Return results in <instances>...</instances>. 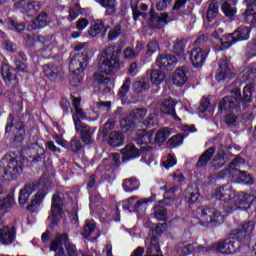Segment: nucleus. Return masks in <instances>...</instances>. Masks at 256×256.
Returning <instances> with one entry per match:
<instances>
[{
	"label": "nucleus",
	"instance_id": "ea45409f",
	"mask_svg": "<svg viewBox=\"0 0 256 256\" xmlns=\"http://www.w3.org/2000/svg\"><path fill=\"white\" fill-rule=\"evenodd\" d=\"M165 79V73L161 70H152L150 74V81L151 83H154L155 85H159L160 83H163Z\"/></svg>",
	"mask_w": 256,
	"mask_h": 256
},
{
	"label": "nucleus",
	"instance_id": "13d9d810",
	"mask_svg": "<svg viewBox=\"0 0 256 256\" xmlns=\"http://www.w3.org/2000/svg\"><path fill=\"white\" fill-rule=\"evenodd\" d=\"M131 87V78H126L123 85L121 86L118 95L121 99L129 93V88Z\"/></svg>",
	"mask_w": 256,
	"mask_h": 256
},
{
	"label": "nucleus",
	"instance_id": "a878e982",
	"mask_svg": "<svg viewBox=\"0 0 256 256\" xmlns=\"http://www.w3.org/2000/svg\"><path fill=\"white\" fill-rule=\"evenodd\" d=\"M160 111L166 115H171L174 121H181V118H179L175 112V101H173V99L164 100L160 105Z\"/></svg>",
	"mask_w": 256,
	"mask_h": 256
},
{
	"label": "nucleus",
	"instance_id": "e433bc0d",
	"mask_svg": "<svg viewBox=\"0 0 256 256\" xmlns=\"http://www.w3.org/2000/svg\"><path fill=\"white\" fill-rule=\"evenodd\" d=\"M193 244H185L180 242L176 246V252L179 256H187L193 253Z\"/></svg>",
	"mask_w": 256,
	"mask_h": 256
},
{
	"label": "nucleus",
	"instance_id": "aec40b11",
	"mask_svg": "<svg viewBox=\"0 0 256 256\" xmlns=\"http://www.w3.org/2000/svg\"><path fill=\"white\" fill-rule=\"evenodd\" d=\"M107 31H109V26H105V21L98 19L91 23L90 28L88 29V35L90 37H97V35L102 33L101 37L102 39H105Z\"/></svg>",
	"mask_w": 256,
	"mask_h": 256
},
{
	"label": "nucleus",
	"instance_id": "3c124183",
	"mask_svg": "<svg viewBox=\"0 0 256 256\" xmlns=\"http://www.w3.org/2000/svg\"><path fill=\"white\" fill-rule=\"evenodd\" d=\"M15 203V199L13 196L9 195L6 198L0 200V209L2 211H7V209H11L13 207V204Z\"/></svg>",
	"mask_w": 256,
	"mask_h": 256
},
{
	"label": "nucleus",
	"instance_id": "4d7b16f0",
	"mask_svg": "<svg viewBox=\"0 0 256 256\" xmlns=\"http://www.w3.org/2000/svg\"><path fill=\"white\" fill-rule=\"evenodd\" d=\"M246 54L249 59L256 56V38L252 39L247 45Z\"/></svg>",
	"mask_w": 256,
	"mask_h": 256
},
{
	"label": "nucleus",
	"instance_id": "9d476101",
	"mask_svg": "<svg viewBox=\"0 0 256 256\" xmlns=\"http://www.w3.org/2000/svg\"><path fill=\"white\" fill-rule=\"evenodd\" d=\"M16 8L19 9L21 13L33 17L41 10V3L35 0H20L16 3Z\"/></svg>",
	"mask_w": 256,
	"mask_h": 256
},
{
	"label": "nucleus",
	"instance_id": "c03bdc74",
	"mask_svg": "<svg viewBox=\"0 0 256 256\" xmlns=\"http://www.w3.org/2000/svg\"><path fill=\"white\" fill-rule=\"evenodd\" d=\"M113 127H115V118H109L104 124V128L99 131L100 137H107V135H109V131H111Z\"/></svg>",
	"mask_w": 256,
	"mask_h": 256
},
{
	"label": "nucleus",
	"instance_id": "e2e57ef3",
	"mask_svg": "<svg viewBox=\"0 0 256 256\" xmlns=\"http://www.w3.org/2000/svg\"><path fill=\"white\" fill-rule=\"evenodd\" d=\"M123 55H124V59H129L130 61H133V59H137V57H139V52H136L131 47H127L125 48Z\"/></svg>",
	"mask_w": 256,
	"mask_h": 256
},
{
	"label": "nucleus",
	"instance_id": "a19ab883",
	"mask_svg": "<svg viewBox=\"0 0 256 256\" xmlns=\"http://www.w3.org/2000/svg\"><path fill=\"white\" fill-rule=\"evenodd\" d=\"M200 113L204 115H213V107H211V102L207 98H203L199 107Z\"/></svg>",
	"mask_w": 256,
	"mask_h": 256
},
{
	"label": "nucleus",
	"instance_id": "4be33fe9",
	"mask_svg": "<svg viewBox=\"0 0 256 256\" xmlns=\"http://www.w3.org/2000/svg\"><path fill=\"white\" fill-rule=\"evenodd\" d=\"M213 198L218 199L219 201H224V203H228L230 199H233V190L231 189V185L227 184L215 190Z\"/></svg>",
	"mask_w": 256,
	"mask_h": 256
},
{
	"label": "nucleus",
	"instance_id": "7c9ffc66",
	"mask_svg": "<svg viewBox=\"0 0 256 256\" xmlns=\"http://www.w3.org/2000/svg\"><path fill=\"white\" fill-rule=\"evenodd\" d=\"M242 83H252L256 79V68L255 67H247L239 75Z\"/></svg>",
	"mask_w": 256,
	"mask_h": 256
},
{
	"label": "nucleus",
	"instance_id": "f8f14e48",
	"mask_svg": "<svg viewBox=\"0 0 256 256\" xmlns=\"http://www.w3.org/2000/svg\"><path fill=\"white\" fill-rule=\"evenodd\" d=\"M150 18L148 19V26L150 29H162L167 25V19H169V14L162 13L161 16L155 12V8H151L149 11Z\"/></svg>",
	"mask_w": 256,
	"mask_h": 256
},
{
	"label": "nucleus",
	"instance_id": "58836bf2",
	"mask_svg": "<svg viewBox=\"0 0 256 256\" xmlns=\"http://www.w3.org/2000/svg\"><path fill=\"white\" fill-rule=\"evenodd\" d=\"M1 75L4 79V81L11 82L13 79H15V74H13V68H11L7 64H3L1 67Z\"/></svg>",
	"mask_w": 256,
	"mask_h": 256
},
{
	"label": "nucleus",
	"instance_id": "f704fd0d",
	"mask_svg": "<svg viewBox=\"0 0 256 256\" xmlns=\"http://www.w3.org/2000/svg\"><path fill=\"white\" fill-rule=\"evenodd\" d=\"M234 173L245 185H253V183H255V179H253V177H251V174L247 173L246 171L235 169Z\"/></svg>",
	"mask_w": 256,
	"mask_h": 256
},
{
	"label": "nucleus",
	"instance_id": "f3484780",
	"mask_svg": "<svg viewBox=\"0 0 256 256\" xmlns=\"http://www.w3.org/2000/svg\"><path fill=\"white\" fill-rule=\"evenodd\" d=\"M220 111H239L241 109V99L235 96H226L219 102L218 106Z\"/></svg>",
	"mask_w": 256,
	"mask_h": 256
},
{
	"label": "nucleus",
	"instance_id": "ddd939ff",
	"mask_svg": "<svg viewBox=\"0 0 256 256\" xmlns=\"http://www.w3.org/2000/svg\"><path fill=\"white\" fill-rule=\"evenodd\" d=\"M61 203V196H59V194H54L52 196V204L50 210L53 225H59V221H61V214L63 213Z\"/></svg>",
	"mask_w": 256,
	"mask_h": 256
},
{
	"label": "nucleus",
	"instance_id": "338daca9",
	"mask_svg": "<svg viewBox=\"0 0 256 256\" xmlns=\"http://www.w3.org/2000/svg\"><path fill=\"white\" fill-rule=\"evenodd\" d=\"M168 143L171 147H177V145H181V143H183V135L177 134L173 136L168 140Z\"/></svg>",
	"mask_w": 256,
	"mask_h": 256
},
{
	"label": "nucleus",
	"instance_id": "864d4df0",
	"mask_svg": "<svg viewBox=\"0 0 256 256\" xmlns=\"http://www.w3.org/2000/svg\"><path fill=\"white\" fill-rule=\"evenodd\" d=\"M93 231H95V221L86 220L82 235L87 238L93 233Z\"/></svg>",
	"mask_w": 256,
	"mask_h": 256
},
{
	"label": "nucleus",
	"instance_id": "8fccbe9b",
	"mask_svg": "<svg viewBox=\"0 0 256 256\" xmlns=\"http://www.w3.org/2000/svg\"><path fill=\"white\" fill-rule=\"evenodd\" d=\"M173 53L181 57L185 54V41L183 40H176L173 46Z\"/></svg>",
	"mask_w": 256,
	"mask_h": 256
},
{
	"label": "nucleus",
	"instance_id": "09e8293b",
	"mask_svg": "<svg viewBox=\"0 0 256 256\" xmlns=\"http://www.w3.org/2000/svg\"><path fill=\"white\" fill-rule=\"evenodd\" d=\"M50 251L56 253L54 256H65V249L61 246V243H59L58 240L51 241Z\"/></svg>",
	"mask_w": 256,
	"mask_h": 256
},
{
	"label": "nucleus",
	"instance_id": "774afa93",
	"mask_svg": "<svg viewBox=\"0 0 256 256\" xmlns=\"http://www.w3.org/2000/svg\"><path fill=\"white\" fill-rule=\"evenodd\" d=\"M177 164V160L173 157V155L169 154L166 161L162 162L163 167L165 169H169L170 167H174Z\"/></svg>",
	"mask_w": 256,
	"mask_h": 256
},
{
	"label": "nucleus",
	"instance_id": "37998d69",
	"mask_svg": "<svg viewBox=\"0 0 256 256\" xmlns=\"http://www.w3.org/2000/svg\"><path fill=\"white\" fill-rule=\"evenodd\" d=\"M169 135H171V132L167 129L164 130H159L154 139V143H158L159 145H161V143H165V141H167V138L169 137Z\"/></svg>",
	"mask_w": 256,
	"mask_h": 256
},
{
	"label": "nucleus",
	"instance_id": "c756f323",
	"mask_svg": "<svg viewBox=\"0 0 256 256\" xmlns=\"http://www.w3.org/2000/svg\"><path fill=\"white\" fill-rule=\"evenodd\" d=\"M217 15H219V0H212L206 12V19L211 23L217 19Z\"/></svg>",
	"mask_w": 256,
	"mask_h": 256
},
{
	"label": "nucleus",
	"instance_id": "bf43d9fd",
	"mask_svg": "<svg viewBox=\"0 0 256 256\" xmlns=\"http://www.w3.org/2000/svg\"><path fill=\"white\" fill-rule=\"evenodd\" d=\"M72 119H73L75 127H77V123H83L81 121V119H85V112H83V109L76 108L75 113L72 114Z\"/></svg>",
	"mask_w": 256,
	"mask_h": 256
},
{
	"label": "nucleus",
	"instance_id": "6e6552de",
	"mask_svg": "<svg viewBox=\"0 0 256 256\" xmlns=\"http://www.w3.org/2000/svg\"><path fill=\"white\" fill-rule=\"evenodd\" d=\"M88 63L89 58L87 57V55L77 54L71 59L69 63V70L71 71V73H73V75L79 77V75H81V73H83V71L87 69Z\"/></svg>",
	"mask_w": 256,
	"mask_h": 256
},
{
	"label": "nucleus",
	"instance_id": "f257e3e1",
	"mask_svg": "<svg viewBox=\"0 0 256 256\" xmlns=\"http://www.w3.org/2000/svg\"><path fill=\"white\" fill-rule=\"evenodd\" d=\"M121 48L115 45L106 47L99 57L98 69L105 75H115L121 69Z\"/></svg>",
	"mask_w": 256,
	"mask_h": 256
},
{
	"label": "nucleus",
	"instance_id": "0e129e2a",
	"mask_svg": "<svg viewBox=\"0 0 256 256\" xmlns=\"http://www.w3.org/2000/svg\"><path fill=\"white\" fill-rule=\"evenodd\" d=\"M155 123H156L155 114H150L146 120L142 121V124H140V127H146V129H149L150 127H153Z\"/></svg>",
	"mask_w": 256,
	"mask_h": 256
},
{
	"label": "nucleus",
	"instance_id": "603ef678",
	"mask_svg": "<svg viewBox=\"0 0 256 256\" xmlns=\"http://www.w3.org/2000/svg\"><path fill=\"white\" fill-rule=\"evenodd\" d=\"M68 149H70L72 153H79V151L83 149V143H81V140L77 138H72L70 144L68 145Z\"/></svg>",
	"mask_w": 256,
	"mask_h": 256
},
{
	"label": "nucleus",
	"instance_id": "a211bd4d",
	"mask_svg": "<svg viewBox=\"0 0 256 256\" xmlns=\"http://www.w3.org/2000/svg\"><path fill=\"white\" fill-rule=\"evenodd\" d=\"M156 65L162 71H173L177 65V59L169 54H160L156 59Z\"/></svg>",
	"mask_w": 256,
	"mask_h": 256
},
{
	"label": "nucleus",
	"instance_id": "69168bd1",
	"mask_svg": "<svg viewBox=\"0 0 256 256\" xmlns=\"http://www.w3.org/2000/svg\"><path fill=\"white\" fill-rule=\"evenodd\" d=\"M94 80L99 83V85H103L104 87L111 81V79L105 77L103 74L97 72L94 74Z\"/></svg>",
	"mask_w": 256,
	"mask_h": 256
},
{
	"label": "nucleus",
	"instance_id": "9b49d317",
	"mask_svg": "<svg viewBox=\"0 0 256 256\" xmlns=\"http://www.w3.org/2000/svg\"><path fill=\"white\" fill-rule=\"evenodd\" d=\"M75 129L76 133L80 134V139L82 143H84L85 145H93V135L95 134V128L85 123L77 122Z\"/></svg>",
	"mask_w": 256,
	"mask_h": 256
},
{
	"label": "nucleus",
	"instance_id": "39448f33",
	"mask_svg": "<svg viewBox=\"0 0 256 256\" xmlns=\"http://www.w3.org/2000/svg\"><path fill=\"white\" fill-rule=\"evenodd\" d=\"M255 230V221H248L238 227L236 230H233L230 234V237L239 241L241 243H249L251 241V235Z\"/></svg>",
	"mask_w": 256,
	"mask_h": 256
},
{
	"label": "nucleus",
	"instance_id": "5701e85b",
	"mask_svg": "<svg viewBox=\"0 0 256 256\" xmlns=\"http://www.w3.org/2000/svg\"><path fill=\"white\" fill-rule=\"evenodd\" d=\"M121 154L122 161H131V159H137V157L141 156V149L133 144H128L121 150Z\"/></svg>",
	"mask_w": 256,
	"mask_h": 256
},
{
	"label": "nucleus",
	"instance_id": "473e14b6",
	"mask_svg": "<svg viewBox=\"0 0 256 256\" xmlns=\"http://www.w3.org/2000/svg\"><path fill=\"white\" fill-rule=\"evenodd\" d=\"M122 187L126 193H131L133 191H137L139 189V180L137 178H128L124 180Z\"/></svg>",
	"mask_w": 256,
	"mask_h": 256
},
{
	"label": "nucleus",
	"instance_id": "20e7f679",
	"mask_svg": "<svg viewBox=\"0 0 256 256\" xmlns=\"http://www.w3.org/2000/svg\"><path fill=\"white\" fill-rule=\"evenodd\" d=\"M255 199L256 191H252L250 193L240 192L235 196V204H226L224 206V211L225 213H233V211H237V209L247 211V209H251Z\"/></svg>",
	"mask_w": 256,
	"mask_h": 256
},
{
	"label": "nucleus",
	"instance_id": "6ab92c4d",
	"mask_svg": "<svg viewBox=\"0 0 256 256\" xmlns=\"http://www.w3.org/2000/svg\"><path fill=\"white\" fill-rule=\"evenodd\" d=\"M37 187H39V183L37 182H29L27 183L23 189L19 192V204L20 205H27L29 203V197L37 191Z\"/></svg>",
	"mask_w": 256,
	"mask_h": 256
},
{
	"label": "nucleus",
	"instance_id": "680f3d73",
	"mask_svg": "<svg viewBox=\"0 0 256 256\" xmlns=\"http://www.w3.org/2000/svg\"><path fill=\"white\" fill-rule=\"evenodd\" d=\"M122 30H121V25H116L114 26V29H111L108 32V41H115L121 35Z\"/></svg>",
	"mask_w": 256,
	"mask_h": 256
},
{
	"label": "nucleus",
	"instance_id": "2f4dec72",
	"mask_svg": "<svg viewBox=\"0 0 256 256\" xmlns=\"http://www.w3.org/2000/svg\"><path fill=\"white\" fill-rule=\"evenodd\" d=\"M34 29H43L49 25V16L45 12H41L33 21Z\"/></svg>",
	"mask_w": 256,
	"mask_h": 256
},
{
	"label": "nucleus",
	"instance_id": "423d86ee",
	"mask_svg": "<svg viewBox=\"0 0 256 256\" xmlns=\"http://www.w3.org/2000/svg\"><path fill=\"white\" fill-rule=\"evenodd\" d=\"M147 115V110L144 108H136L130 112L127 118L122 119L128 129H133V127H141L143 119Z\"/></svg>",
	"mask_w": 256,
	"mask_h": 256
},
{
	"label": "nucleus",
	"instance_id": "393cba45",
	"mask_svg": "<svg viewBox=\"0 0 256 256\" xmlns=\"http://www.w3.org/2000/svg\"><path fill=\"white\" fill-rule=\"evenodd\" d=\"M231 75V68H229V62L227 61V58H222L219 61V69L216 73V80L217 81H225L227 77Z\"/></svg>",
	"mask_w": 256,
	"mask_h": 256
},
{
	"label": "nucleus",
	"instance_id": "79ce46f5",
	"mask_svg": "<svg viewBox=\"0 0 256 256\" xmlns=\"http://www.w3.org/2000/svg\"><path fill=\"white\" fill-rule=\"evenodd\" d=\"M154 217L158 221H165L167 219V208L165 206H155Z\"/></svg>",
	"mask_w": 256,
	"mask_h": 256
},
{
	"label": "nucleus",
	"instance_id": "1a4fd4ad",
	"mask_svg": "<svg viewBox=\"0 0 256 256\" xmlns=\"http://www.w3.org/2000/svg\"><path fill=\"white\" fill-rule=\"evenodd\" d=\"M121 165V154L112 153L103 159L102 163L97 167V173H111L114 167Z\"/></svg>",
	"mask_w": 256,
	"mask_h": 256
},
{
	"label": "nucleus",
	"instance_id": "c9c22d12",
	"mask_svg": "<svg viewBox=\"0 0 256 256\" xmlns=\"http://www.w3.org/2000/svg\"><path fill=\"white\" fill-rule=\"evenodd\" d=\"M108 144L110 147H119L123 145V134L119 132H111L109 134Z\"/></svg>",
	"mask_w": 256,
	"mask_h": 256
},
{
	"label": "nucleus",
	"instance_id": "0eeeda50",
	"mask_svg": "<svg viewBox=\"0 0 256 256\" xmlns=\"http://www.w3.org/2000/svg\"><path fill=\"white\" fill-rule=\"evenodd\" d=\"M153 135H155V130L147 132V130L142 129L137 131L136 143L140 145L141 151L147 152L150 149L149 145H155Z\"/></svg>",
	"mask_w": 256,
	"mask_h": 256
},
{
	"label": "nucleus",
	"instance_id": "412c9836",
	"mask_svg": "<svg viewBox=\"0 0 256 256\" xmlns=\"http://www.w3.org/2000/svg\"><path fill=\"white\" fill-rule=\"evenodd\" d=\"M208 52L201 48H195L192 50L190 54V59L192 61L193 67L196 69H201L203 67V63H205V59H207Z\"/></svg>",
	"mask_w": 256,
	"mask_h": 256
},
{
	"label": "nucleus",
	"instance_id": "4468645a",
	"mask_svg": "<svg viewBox=\"0 0 256 256\" xmlns=\"http://www.w3.org/2000/svg\"><path fill=\"white\" fill-rule=\"evenodd\" d=\"M246 10L243 13L244 23H248L251 27L256 25V0H244Z\"/></svg>",
	"mask_w": 256,
	"mask_h": 256
},
{
	"label": "nucleus",
	"instance_id": "4c0bfd02",
	"mask_svg": "<svg viewBox=\"0 0 256 256\" xmlns=\"http://www.w3.org/2000/svg\"><path fill=\"white\" fill-rule=\"evenodd\" d=\"M45 195H47V193L44 190H39L34 195V198L31 200V203L28 206V209L31 211V209H34L35 207H39V205L43 203V199H45Z\"/></svg>",
	"mask_w": 256,
	"mask_h": 256
},
{
	"label": "nucleus",
	"instance_id": "bb28decb",
	"mask_svg": "<svg viewBox=\"0 0 256 256\" xmlns=\"http://www.w3.org/2000/svg\"><path fill=\"white\" fill-rule=\"evenodd\" d=\"M236 43L239 41H248L249 35H251V28L247 26L238 27L233 33H230Z\"/></svg>",
	"mask_w": 256,
	"mask_h": 256
},
{
	"label": "nucleus",
	"instance_id": "7ed1b4c3",
	"mask_svg": "<svg viewBox=\"0 0 256 256\" xmlns=\"http://www.w3.org/2000/svg\"><path fill=\"white\" fill-rule=\"evenodd\" d=\"M197 219L202 227H209V225L217 227V225H221L224 221L221 212L215 208H209L208 206H201L198 208Z\"/></svg>",
	"mask_w": 256,
	"mask_h": 256
},
{
	"label": "nucleus",
	"instance_id": "2eb2a0df",
	"mask_svg": "<svg viewBox=\"0 0 256 256\" xmlns=\"http://www.w3.org/2000/svg\"><path fill=\"white\" fill-rule=\"evenodd\" d=\"M17 237V228L15 226H1L0 227V243L2 245H11L15 242Z\"/></svg>",
	"mask_w": 256,
	"mask_h": 256
},
{
	"label": "nucleus",
	"instance_id": "6e6d98bb",
	"mask_svg": "<svg viewBox=\"0 0 256 256\" xmlns=\"http://www.w3.org/2000/svg\"><path fill=\"white\" fill-rule=\"evenodd\" d=\"M222 11L226 17H233L237 13L235 6L229 4V2H224L222 5Z\"/></svg>",
	"mask_w": 256,
	"mask_h": 256
},
{
	"label": "nucleus",
	"instance_id": "72a5a7b5",
	"mask_svg": "<svg viewBox=\"0 0 256 256\" xmlns=\"http://www.w3.org/2000/svg\"><path fill=\"white\" fill-rule=\"evenodd\" d=\"M25 139V124H23V121H19L15 125V130H14V141L16 143H21Z\"/></svg>",
	"mask_w": 256,
	"mask_h": 256
},
{
	"label": "nucleus",
	"instance_id": "a18cd8bd",
	"mask_svg": "<svg viewBox=\"0 0 256 256\" xmlns=\"http://www.w3.org/2000/svg\"><path fill=\"white\" fill-rule=\"evenodd\" d=\"M226 243L228 244V250L230 252V255H233V253L237 252V249L241 247V243L237 241L235 238L231 237V234L228 239H226Z\"/></svg>",
	"mask_w": 256,
	"mask_h": 256
},
{
	"label": "nucleus",
	"instance_id": "de8ad7c7",
	"mask_svg": "<svg viewBox=\"0 0 256 256\" xmlns=\"http://www.w3.org/2000/svg\"><path fill=\"white\" fill-rule=\"evenodd\" d=\"M226 41H223V39H220V51H225V49H229L232 45H235L237 43L235 41V38H233V35L230 33L225 37Z\"/></svg>",
	"mask_w": 256,
	"mask_h": 256
},
{
	"label": "nucleus",
	"instance_id": "c85d7f7f",
	"mask_svg": "<svg viewBox=\"0 0 256 256\" xmlns=\"http://www.w3.org/2000/svg\"><path fill=\"white\" fill-rule=\"evenodd\" d=\"M43 73L49 81H57V77H59V68L55 64H46L43 66Z\"/></svg>",
	"mask_w": 256,
	"mask_h": 256
},
{
	"label": "nucleus",
	"instance_id": "f03ea898",
	"mask_svg": "<svg viewBox=\"0 0 256 256\" xmlns=\"http://www.w3.org/2000/svg\"><path fill=\"white\" fill-rule=\"evenodd\" d=\"M23 157L15 156V154H6L0 160V177L11 181L17 179L23 173Z\"/></svg>",
	"mask_w": 256,
	"mask_h": 256
},
{
	"label": "nucleus",
	"instance_id": "b1692460",
	"mask_svg": "<svg viewBox=\"0 0 256 256\" xmlns=\"http://www.w3.org/2000/svg\"><path fill=\"white\" fill-rule=\"evenodd\" d=\"M189 72V69L185 66H182L178 68L173 75L172 81L174 85H177V87H183L184 84L187 83V73Z\"/></svg>",
	"mask_w": 256,
	"mask_h": 256
},
{
	"label": "nucleus",
	"instance_id": "5fc2aeb1",
	"mask_svg": "<svg viewBox=\"0 0 256 256\" xmlns=\"http://www.w3.org/2000/svg\"><path fill=\"white\" fill-rule=\"evenodd\" d=\"M149 89V83L145 82V80H138L133 84V90L135 93H141L143 91H147Z\"/></svg>",
	"mask_w": 256,
	"mask_h": 256
},
{
	"label": "nucleus",
	"instance_id": "49530a36",
	"mask_svg": "<svg viewBox=\"0 0 256 256\" xmlns=\"http://www.w3.org/2000/svg\"><path fill=\"white\" fill-rule=\"evenodd\" d=\"M228 247L229 246L227 244V240H224L223 242H218L217 244L212 245V249L214 251H218L223 255H231Z\"/></svg>",
	"mask_w": 256,
	"mask_h": 256
},
{
	"label": "nucleus",
	"instance_id": "052dcab7",
	"mask_svg": "<svg viewBox=\"0 0 256 256\" xmlns=\"http://www.w3.org/2000/svg\"><path fill=\"white\" fill-rule=\"evenodd\" d=\"M95 1L96 3H99L101 7H104L108 11H111V13L115 11V0H95Z\"/></svg>",
	"mask_w": 256,
	"mask_h": 256
},
{
	"label": "nucleus",
	"instance_id": "dca6fc26",
	"mask_svg": "<svg viewBox=\"0 0 256 256\" xmlns=\"http://www.w3.org/2000/svg\"><path fill=\"white\" fill-rule=\"evenodd\" d=\"M58 241L60 243L61 247L63 245L65 246L66 253L68 256H79V251L77 250V246L73 244V242H69V235L67 233L64 234H56L54 240L52 241Z\"/></svg>",
	"mask_w": 256,
	"mask_h": 256
},
{
	"label": "nucleus",
	"instance_id": "cd10ccee",
	"mask_svg": "<svg viewBox=\"0 0 256 256\" xmlns=\"http://www.w3.org/2000/svg\"><path fill=\"white\" fill-rule=\"evenodd\" d=\"M215 151H216L215 146H212V147L208 148L207 150H205L200 155V157L196 163V167L198 169L201 167H205V165H207V163H209L211 161V159L213 158V155H215Z\"/></svg>",
	"mask_w": 256,
	"mask_h": 256
}]
</instances>
